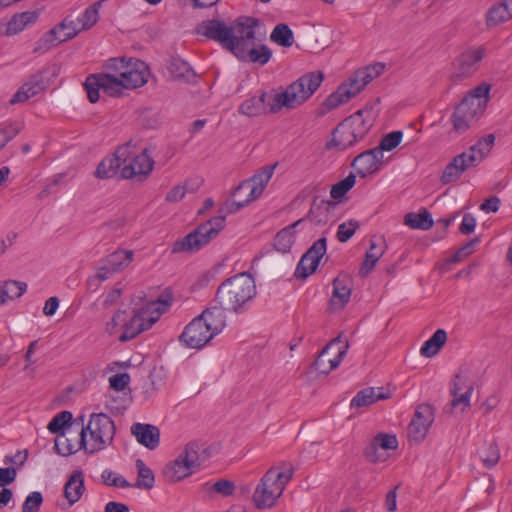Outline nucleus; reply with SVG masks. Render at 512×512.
<instances>
[{
	"label": "nucleus",
	"instance_id": "nucleus-52",
	"mask_svg": "<svg viewBox=\"0 0 512 512\" xmlns=\"http://www.w3.org/2000/svg\"><path fill=\"white\" fill-rule=\"evenodd\" d=\"M73 415L70 411H62L56 414L48 424V430L53 433H62L66 426H70Z\"/></svg>",
	"mask_w": 512,
	"mask_h": 512
},
{
	"label": "nucleus",
	"instance_id": "nucleus-39",
	"mask_svg": "<svg viewBox=\"0 0 512 512\" xmlns=\"http://www.w3.org/2000/svg\"><path fill=\"white\" fill-rule=\"evenodd\" d=\"M447 340V333L444 329H438L434 334L423 343L420 348V354L426 358L435 356Z\"/></svg>",
	"mask_w": 512,
	"mask_h": 512
},
{
	"label": "nucleus",
	"instance_id": "nucleus-36",
	"mask_svg": "<svg viewBox=\"0 0 512 512\" xmlns=\"http://www.w3.org/2000/svg\"><path fill=\"white\" fill-rule=\"evenodd\" d=\"M303 221L304 218H301L293 224L281 229L276 234L274 237L273 246L277 251L281 253H287L290 251L295 238L293 229L299 226Z\"/></svg>",
	"mask_w": 512,
	"mask_h": 512
},
{
	"label": "nucleus",
	"instance_id": "nucleus-6",
	"mask_svg": "<svg viewBox=\"0 0 512 512\" xmlns=\"http://www.w3.org/2000/svg\"><path fill=\"white\" fill-rule=\"evenodd\" d=\"M249 17H239L233 26H227L223 21L217 19H209L201 22L197 26V33L219 42L222 47L232 54L240 43L242 31H247L251 23L246 22Z\"/></svg>",
	"mask_w": 512,
	"mask_h": 512
},
{
	"label": "nucleus",
	"instance_id": "nucleus-45",
	"mask_svg": "<svg viewBox=\"0 0 512 512\" xmlns=\"http://www.w3.org/2000/svg\"><path fill=\"white\" fill-rule=\"evenodd\" d=\"M135 465L137 468L138 477L134 487L146 490L151 489L155 482L153 471L147 467L144 461L141 459H137Z\"/></svg>",
	"mask_w": 512,
	"mask_h": 512
},
{
	"label": "nucleus",
	"instance_id": "nucleus-23",
	"mask_svg": "<svg viewBox=\"0 0 512 512\" xmlns=\"http://www.w3.org/2000/svg\"><path fill=\"white\" fill-rule=\"evenodd\" d=\"M382 161L383 154L375 147L357 155L353 159L351 166L357 171L360 177L364 178L367 175L376 173Z\"/></svg>",
	"mask_w": 512,
	"mask_h": 512
},
{
	"label": "nucleus",
	"instance_id": "nucleus-5",
	"mask_svg": "<svg viewBox=\"0 0 512 512\" xmlns=\"http://www.w3.org/2000/svg\"><path fill=\"white\" fill-rule=\"evenodd\" d=\"M364 110L360 109L333 131L331 139L326 143L328 150L345 151L362 140L371 128V123L363 118Z\"/></svg>",
	"mask_w": 512,
	"mask_h": 512
},
{
	"label": "nucleus",
	"instance_id": "nucleus-7",
	"mask_svg": "<svg viewBox=\"0 0 512 512\" xmlns=\"http://www.w3.org/2000/svg\"><path fill=\"white\" fill-rule=\"evenodd\" d=\"M170 305L169 300H162L159 298L157 301H151L143 307L134 311L133 315L127 319L125 315V322L123 324V332L118 337L119 341H129L142 332L150 329L166 311Z\"/></svg>",
	"mask_w": 512,
	"mask_h": 512
},
{
	"label": "nucleus",
	"instance_id": "nucleus-49",
	"mask_svg": "<svg viewBox=\"0 0 512 512\" xmlns=\"http://www.w3.org/2000/svg\"><path fill=\"white\" fill-rule=\"evenodd\" d=\"M356 183V175L350 173L346 178L332 185L330 196L332 199L340 201L350 191Z\"/></svg>",
	"mask_w": 512,
	"mask_h": 512
},
{
	"label": "nucleus",
	"instance_id": "nucleus-51",
	"mask_svg": "<svg viewBox=\"0 0 512 512\" xmlns=\"http://www.w3.org/2000/svg\"><path fill=\"white\" fill-rule=\"evenodd\" d=\"M100 6L101 2H96L93 5L87 7L85 11L79 17H77L82 29L88 30L97 23L99 19Z\"/></svg>",
	"mask_w": 512,
	"mask_h": 512
},
{
	"label": "nucleus",
	"instance_id": "nucleus-34",
	"mask_svg": "<svg viewBox=\"0 0 512 512\" xmlns=\"http://www.w3.org/2000/svg\"><path fill=\"white\" fill-rule=\"evenodd\" d=\"M38 17L39 13L37 11H25L15 14L7 23L5 34L12 36L22 32L29 25L34 24Z\"/></svg>",
	"mask_w": 512,
	"mask_h": 512
},
{
	"label": "nucleus",
	"instance_id": "nucleus-15",
	"mask_svg": "<svg viewBox=\"0 0 512 512\" xmlns=\"http://www.w3.org/2000/svg\"><path fill=\"white\" fill-rule=\"evenodd\" d=\"M49 73V68H42L36 73L29 76L28 80L16 91L10 98L9 103L15 105L17 103H24L28 99L39 95L44 92L49 86V80L46 75Z\"/></svg>",
	"mask_w": 512,
	"mask_h": 512
},
{
	"label": "nucleus",
	"instance_id": "nucleus-30",
	"mask_svg": "<svg viewBox=\"0 0 512 512\" xmlns=\"http://www.w3.org/2000/svg\"><path fill=\"white\" fill-rule=\"evenodd\" d=\"M335 207L336 203L332 200L319 199L316 197L311 204L307 217L316 225L326 224L331 211Z\"/></svg>",
	"mask_w": 512,
	"mask_h": 512
},
{
	"label": "nucleus",
	"instance_id": "nucleus-28",
	"mask_svg": "<svg viewBox=\"0 0 512 512\" xmlns=\"http://www.w3.org/2000/svg\"><path fill=\"white\" fill-rule=\"evenodd\" d=\"M352 287L348 277H337L333 280V291L330 305L333 309H342L349 302Z\"/></svg>",
	"mask_w": 512,
	"mask_h": 512
},
{
	"label": "nucleus",
	"instance_id": "nucleus-46",
	"mask_svg": "<svg viewBox=\"0 0 512 512\" xmlns=\"http://www.w3.org/2000/svg\"><path fill=\"white\" fill-rule=\"evenodd\" d=\"M512 18V14L501 1L494 4L487 12L486 23L488 26H496Z\"/></svg>",
	"mask_w": 512,
	"mask_h": 512
},
{
	"label": "nucleus",
	"instance_id": "nucleus-4",
	"mask_svg": "<svg viewBox=\"0 0 512 512\" xmlns=\"http://www.w3.org/2000/svg\"><path fill=\"white\" fill-rule=\"evenodd\" d=\"M293 473L294 468L289 463H283L281 469L271 467L256 486L253 494L255 506L259 509L272 507L292 479Z\"/></svg>",
	"mask_w": 512,
	"mask_h": 512
},
{
	"label": "nucleus",
	"instance_id": "nucleus-21",
	"mask_svg": "<svg viewBox=\"0 0 512 512\" xmlns=\"http://www.w3.org/2000/svg\"><path fill=\"white\" fill-rule=\"evenodd\" d=\"M467 156L468 154L463 152L452 158L441 176L442 184L447 185L458 180L467 169L478 165L479 158H475L473 155Z\"/></svg>",
	"mask_w": 512,
	"mask_h": 512
},
{
	"label": "nucleus",
	"instance_id": "nucleus-40",
	"mask_svg": "<svg viewBox=\"0 0 512 512\" xmlns=\"http://www.w3.org/2000/svg\"><path fill=\"white\" fill-rule=\"evenodd\" d=\"M432 420L423 416L422 411L416 410L414 418L409 424V435L414 440H423L428 432Z\"/></svg>",
	"mask_w": 512,
	"mask_h": 512
},
{
	"label": "nucleus",
	"instance_id": "nucleus-2",
	"mask_svg": "<svg viewBox=\"0 0 512 512\" xmlns=\"http://www.w3.org/2000/svg\"><path fill=\"white\" fill-rule=\"evenodd\" d=\"M256 293L254 278L248 273H239L221 283L215 302L229 312L242 314L248 310Z\"/></svg>",
	"mask_w": 512,
	"mask_h": 512
},
{
	"label": "nucleus",
	"instance_id": "nucleus-31",
	"mask_svg": "<svg viewBox=\"0 0 512 512\" xmlns=\"http://www.w3.org/2000/svg\"><path fill=\"white\" fill-rule=\"evenodd\" d=\"M385 248V240L382 237L371 238L370 248L366 252L365 260L360 269L362 275H367L374 269L376 263L384 254Z\"/></svg>",
	"mask_w": 512,
	"mask_h": 512
},
{
	"label": "nucleus",
	"instance_id": "nucleus-35",
	"mask_svg": "<svg viewBox=\"0 0 512 512\" xmlns=\"http://www.w3.org/2000/svg\"><path fill=\"white\" fill-rule=\"evenodd\" d=\"M84 29L78 19L72 17L64 18L58 25L52 28V33H57L58 42H64L77 36Z\"/></svg>",
	"mask_w": 512,
	"mask_h": 512
},
{
	"label": "nucleus",
	"instance_id": "nucleus-25",
	"mask_svg": "<svg viewBox=\"0 0 512 512\" xmlns=\"http://www.w3.org/2000/svg\"><path fill=\"white\" fill-rule=\"evenodd\" d=\"M269 103H272L268 93L262 91L259 96H251L243 101L238 107V113L247 117H258L268 112L272 113L269 109Z\"/></svg>",
	"mask_w": 512,
	"mask_h": 512
},
{
	"label": "nucleus",
	"instance_id": "nucleus-48",
	"mask_svg": "<svg viewBox=\"0 0 512 512\" xmlns=\"http://www.w3.org/2000/svg\"><path fill=\"white\" fill-rule=\"evenodd\" d=\"M0 289L5 302H7L21 297L27 290V284L21 281L8 280L0 285Z\"/></svg>",
	"mask_w": 512,
	"mask_h": 512
},
{
	"label": "nucleus",
	"instance_id": "nucleus-33",
	"mask_svg": "<svg viewBox=\"0 0 512 512\" xmlns=\"http://www.w3.org/2000/svg\"><path fill=\"white\" fill-rule=\"evenodd\" d=\"M85 491L84 475L80 470L74 471L64 486V496L69 505L75 504Z\"/></svg>",
	"mask_w": 512,
	"mask_h": 512
},
{
	"label": "nucleus",
	"instance_id": "nucleus-59",
	"mask_svg": "<svg viewBox=\"0 0 512 512\" xmlns=\"http://www.w3.org/2000/svg\"><path fill=\"white\" fill-rule=\"evenodd\" d=\"M101 478L103 483L107 486H114L119 488H128L131 486V484L123 476L109 469H105L102 472Z\"/></svg>",
	"mask_w": 512,
	"mask_h": 512
},
{
	"label": "nucleus",
	"instance_id": "nucleus-22",
	"mask_svg": "<svg viewBox=\"0 0 512 512\" xmlns=\"http://www.w3.org/2000/svg\"><path fill=\"white\" fill-rule=\"evenodd\" d=\"M473 390V385L468 381V379L457 374L450 387L452 395L450 403L451 409L460 407V411L463 412L467 407H469Z\"/></svg>",
	"mask_w": 512,
	"mask_h": 512
},
{
	"label": "nucleus",
	"instance_id": "nucleus-64",
	"mask_svg": "<svg viewBox=\"0 0 512 512\" xmlns=\"http://www.w3.org/2000/svg\"><path fill=\"white\" fill-rule=\"evenodd\" d=\"M475 227H476L475 217L470 213L464 214L462 222L459 227L460 232L464 235H469L472 232H474Z\"/></svg>",
	"mask_w": 512,
	"mask_h": 512
},
{
	"label": "nucleus",
	"instance_id": "nucleus-16",
	"mask_svg": "<svg viewBox=\"0 0 512 512\" xmlns=\"http://www.w3.org/2000/svg\"><path fill=\"white\" fill-rule=\"evenodd\" d=\"M214 333L200 318H194L179 336L180 342L187 348L201 349L214 337Z\"/></svg>",
	"mask_w": 512,
	"mask_h": 512
},
{
	"label": "nucleus",
	"instance_id": "nucleus-62",
	"mask_svg": "<svg viewBox=\"0 0 512 512\" xmlns=\"http://www.w3.org/2000/svg\"><path fill=\"white\" fill-rule=\"evenodd\" d=\"M130 375L126 372L117 373L109 378V384L115 391H123L130 383Z\"/></svg>",
	"mask_w": 512,
	"mask_h": 512
},
{
	"label": "nucleus",
	"instance_id": "nucleus-37",
	"mask_svg": "<svg viewBox=\"0 0 512 512\" xmlns=\"http://www.w3.org/2000/svg\"><path fill=\"white\" fill-rule=\"evenodd\" d=\"M168 69L172 77L176 80L190 83L196 77V73L190 64L181 58H172Z\"/></svg>",
	"mask_w": 512,
	"mask_h": 512
},
{
	"label": "nucleus",
	"instance_id": "nucleus-13",
	"mask_svg": "<svg viewBox=\"0 0 512 512\" xmlns=\"http://www.w3.org/2000/svg\"><path fill=\"white\" fill-rule=\"evenodd\" d=\"M348 348V341L343 343L341 335L337 336L321 350L313 363L314 369L322 374L330 373L340 365Z\"/></svg>",
	"mask_w": 512,
	"mask_h": 512
},
{
	"label": "nucleus",
	"instance_id": "nucleus-61",
	"mask_svg": "<svg viewBox=\"0 0 512 512\" xmlns=\"http://www.w3.org/2000/svg\"><path fill=\"white\" fill-rule=\"evenodd\" d=\"M43 503L41 492H31L22 505V512H38Z\"/></svg>",
	"mask_w": 512,
	"mask_h": 512
},
{
	"label": "nucleus",
	"instance_id": "nucleus-24",
	"mask_svg": "<svg viewBox=\"0 0 512 512\" xmlns=\"http://www.w3.org/2000/svg\"><path fill=\"white\" fill-rule=\"evenodd\" d=\"M127 147H118L111 156L105 157L97 166L95 176L99 179H108L114 177L119 171L123 162H125Z\"/></svg>",
	"mask_w": 512,
	"mask_h": 512
},
{
	"label": "nucleus",
	"instance_id": "nucleus-17",
	"mask_svg": "<svg viewBox=\"0 0 512 512\" xmlns=\"http://www.w3.org/2000/svg\"><path fill=\"white\" fill-rule=\"evenodd\" d=\"M483 113L479 104H473V100L469 102L462 99L451 116L454 130L459 134L464 133L481 118Z\"/></svg>",
	"mask_w": 512,
	"mask_h": 512
},
{
	"label": "nucleus",
	"instance_id": "nucleus-56",
	"mask_svg": "<svg viewBox=\"0 0 512 512\" xmlns=\"http://www.w3.org/2000/svg\"><path fill=\"white\" fill-rule=\"evenodd\" d=\"M403 137L402 131H393L385 136L380 141L379 146H377V150L383 154V151H391L395 149L401 142Z\"/></svg>",
	"mask_w": 512,
	"mask_h": 512
},
{
	"label": "nucleus",
	"instance_id": "nucleus-60",
	"mask_svg": "<svg viewBox=\"0 0 512 512\" xmlns=\"http://www.w3.org/2000/svg\"><path fill=\"white\" fill-rule=\"evenodd\" d=\"M57 33H52V29L43 35L36 43L33 49L34 53L43 54L51 49L58 42Z\"/></svg>",
	"mask_w": 512,
	"mask_h": 512
},
{
	"label": "nucleus",
	"instance_id": "nucleus-47",
	"mask_svg": "<svg viewBox=\"0 0 512 512\" xmlns=\"http://www.w3.org/2000/svg\"><path fill=\"white\" fill-rule=\"evenodd\" d=\"M353 98V92L346 90V86H339L336 91L331 93L324 101L323 106L328 110H333L341 104L348 102Z\"/></svg>",
	"mask_w": 512,
	"mask_h": 512
},
{
	"label": "nucleus",
	"instance_id": "nucleus-3",
	"mask_svg": "<svg viewBox=\"0 0 512 512\" xmlns=\"http://www.w3.org/2000/svg\"><path fill=\"white\" fill-rule=\"evenodd\" d=\"M324 75L320 71H313L303 74L287 88L272 97L269 109L272 113L280 111L283 107L294 109L307 101L319 88Z\"/></svg>",
	"mask_w": 512,
	"mask_h": 512
},
{
	"label": "nucleus",
	"instance_id": "nucleus-12",
	"mask_svg": "<svg viewBox=\"0 0 512 512\" xmlns=\"http://www.w3.org/2000/svg\"><path fill=\"white\" fill-rule=\"evenodd\" d=\"M84 88L89 101L96 103L100 97V90L109 96L118 97L122 94V90L125 87L122 79L115 78L105 73H97L91 74L86 78Z\"/></svg>",
	"mask_w": 512,
	"mask_h": 512
},
{
	"label": "nucleus",
	"instance_id": "nucleus-27",
	"mask_svg": "<svg viewBox=\"0 0 512 512\" xmlns=\"http://www.w3.org/2000/svg\"><path fill=\"white\" fill-rule=\"evenodd\" d=\"M131 434L139 444L154 450L160 443V430L152 424L134 423L131 426Z\"/></svg>",
	"mask_w": 512,
	"mask_h": 512
},
{
	"label": "nucleus",
	"instance_id": "nucleus-14",
	"mask_svg": "<svg viewBox=\"0 0 512 512\" xmlns=\"http://www.w3.org/2000/svg\"><path fill=\"white\" fill-rule=\"evenodd\" d=\"M327 250V239L321 237L316 240L312 246L303 254L298 262L294 276L298 280H305L313 274Z\"/></svg>",
	"mask_w": 512,
	"mask_h": 512
},
{
	"label": "nucleus",
	"instance_id": "nucleus-63",
	"mask_svg": "<svg viewBox=\"0 0 512 512\" xmlns=\"http://www.w3.org/2000/svg\"><path fill=\"white\" fill-rule=\"evenodd\" d=\"M125 322V310H117L111 321H109L107 324H106V332L113 336L117 333L118 331V327L119 326H122L123 327V324Z\"/></svg>",
	"mask_w": 512,
	"mask_h": 512
},
{
	"label": "nucleus",
	"instance_id": "nucleus-41",
	"mask_svg": "<svg viewBox=\"0 0 512 512\" xmlns=\"http://www.w3.org/2000/svg\"><path fill=\"white\" fill-rule=\"evenodd\" d=\"M404 223L413 229L428 230L433 226L434 222L432 215L426 209H423L418 214L413 212L407 213L404 217Z\"/></svg>",
	"mask_w": 512,
	"mask_h": 512
},
{
	"label": "nucleus",
	"instance_id": "nucleus-44",
	"mask_svg": "<svg viewBox=\"0 0 512 512\" xmlns=\"http://www.w3.org/2000/svg\"><path fill=\"white\" fill-rule=\"evenodd\" d=\"M495 137L493 134H488L481 137L476 144L472 145L464 154H468L467 157L473 155L475 158H479L478 164L482 162L487 153L491 150L494 145Z\"/></svg>",
	"mask_w": 512,
	"mask_h": 512
},
{
	"label": "nucleus",
	"instance_id": "nucleus-58",
	"mask_svg": "<svg viewBox=\"0 0 512 512\" xmlns=\"http://www.w3.org/2000/svg\"><path fill=\"white\" fill-rule=\"evenodd\" d=\"M360 227L357 220L351 219L348 222L341 223L337 230V239L339 242L345 243L352 238L356 230Z\"/></svg>",
	"mask_w": 512,
	"mask_h": 512
},
{
	"label": "nucleus",
	"instance_id": "nucleus-32",
	"mask_svg": "<svg viewBox=\"0 0 512 512\" xmlns=\"http://www.w3.org/2000/svg\"><path fill=\"white\" fill-rule=\"evenodd\" d=\"M54 448L59 455L64 457L70 456L80 449H84L86 453H89V448L85 439L84 427L79 434L78 447L74 445L73 440L65 437L64 432H62L56 437Z\"/></svg>",
	"mask_w": 512,
	"mask_h": 512
},
{
	"label": "nucleus",
	"instance_id": "nucleus-43",
	"mask_svg": "<svg viewBox=\"0 0 512 512\" xmlns=\"http://www.w3.org/2000/svg\"><path fill=\"white\" fill-rule=\"evenodd\" d=\"M270 40L279 46L291 47L294 43V34L287 24L280 23L272 30Z\"/></svg>",
	"mask_w": 512,
	"mask_h": 512
},
{
	"label": "nucleus",
	"instance_id": "nucleus-18",
	"mask_svg": "<svg viewBox=\"0 0 512 512\" xmlns=\"http://www.w3.org/2000/svg\"><path fill=\"white\" fill-rule=\"evenodd\" d=\"M486 55L483 46L472 47L459 55L455 64V71L452 75L454 80H460L473 75L480 66V62Z\"/></svg>",
	"mask_w": 512,
	"mask_h": 512
},
{
	"label": "nucleus",
	"instance_id": "nucleus-20",
	"mask_svg": "<svg viewBox=\"0 0 512 512\" xmlns=\"http://www.w3.org/2000/svg\"><path fill=\"white\" fill-rule=\"evenodd\" d=\"M276 165L265 166L251 179L242 181L233 192L237 197L243 190L249 191L250 199H257L262 193L265 186L270 181Z\"/></svg>",
	"mask_w": 512,
	"mask_h": 512
},
{
	"label": "nucleus",
	"instance_id": "nucleus-55",
	"mask_svg": "<svg viewBox=\"0 0 512 512\" xmlns=\"http://www.w3.org/2000/svg\"><path fill=\"white\" fill-rule=\"evenodd\" d=\"M490 86L481 84L477 86L470 94L465 96L463 99L473 100V104H479L481 106V109L485 111L487 102H488V96H489Z\"/></svg>",
	"mask_w": 512,
	"mask_h": 512
},
{
	"label": "nucleus",
	"instance_id": "nucleus-38",
	"mask_svg": "<svg viewBox=\"0 0 512 512\" xmlns=\"http://www.w3.org/2000/svg\"><path fill=\"white\" fill-rule=\"evenodd\" d=\"M387 396L381 392V388H365L361 391H359L351 400L350 407L354 408H361L366 407L377 400L385 399Z\"/></svg>",
	"mask_w": 512,
	"mask_h": 512
},
{
	"label": "nucleus",
	"instance_id": "nucleus-50",
	"mask_svg": "<svg viewBox=\"0 0 512 512\" xmlns=\"http://www.w3.org/2000/svg\"><path fill=\"white\" fill-rule=\"evenodd\" d=\"M22 129V124L17 121H9L0 124V150L3 149L8 142L14 139Z\"/></svg>",
	"mask_w": 512,
	"mask_h": 512
},
{
	"label": "nucleus",
	"instance_id": "nucleus-8",
	"mask_svg": "<svg viewBox=\"0 0 512 512\" xmlns=\"http://www.w3.org/2000/svg\"><path fill=\"white\" fill-rule=\"evenodd\" d=\"M246 22L251 23V25L247 27V31L240 32V43L233 55L241 61L265 65L271 59L272 51L266 45L255 47L256 28L260 25V21L257 18H248Z\"/></svg>",
	"mask_w": 512,
	"mask_h": 512
},
{
	"label": "nucleus",
	"instance_id": "nucleus-9",
	"mask_svg": "<svg viewBox=\"0 0 512 512\" xmlns=\"http://www.w3.org/2000/svg\"><path fill=\"white\" fill-rule=\"evenodd\" d=\"M201 446L192 441L186 444L179 456L163 468V476L168 482H178L190 476L200 466L199 452Z\"/></svg>",
	"mask_w": 512,
	"mask_h": 512
},
{
	"label": "nucleus",
	"instance_id": "nucleus-19",
	"mask_svg": "<svg viewBox=\"0 0 512 512\" xmlns=\"http://www.w3.org/2000/svg\"><path fill=\"white\" fill-rule=\"evenodd\" d=\"M398 447V440L394 434L379 433L371 443L364 449L365 458L372 463L383 462L387 455L381 450H395Z\"/></svg>",
	"mask_w": 512,
	"mask_h": 512
},
{
	"label": "nucleus",
	"instance_id": "nucleus-10",
	"mask_svg": "<svg viewBox=\"0 0 512 512\" xmlns=\"http://www.w3.org/2000/svg\"><path fill=\"white\" fill-rule=\"evenodd\" d=\"M85 432L89 431L90 444L89 454L101 451L110 445L115 435L114 421L104 413H93L86 426Z\"/></svg>",
	"mask_w": 512,
	"mask_h": 512
},
{
	"label": "nucleus",
	"instance_id": "nucleus-57",
	"mask_svg": "<svg viewBox=\"0 0 512 512\" xmlns=\"http://www.w3.org/2000/svg\"><path fill=\"white\" fill-rule=\"evenodd\" d=\"M205 485L209 486L207 488L208 491H213L223 497L232 496L235 492L234 482L227 479H219L218 481L211 485H209V483H206Z\"/></svg>",
	"mask_w": 512,
	"mask_h": 512
},
{
	"label": "nucleus",
	"instance_id": "nucleus-53",
	"mask_svg": "<svg viewBox=\"0 0 512 512\" xmlns=\"http://www.w3.org/2000/svg\"><path fill=\"white\" fill-rule=\"evenodd\" d=\"M480 458L486 468L494 467L500 459V451L495 443H489L480 452Z\"/></svg>",
	"mask_w": 512,
	"mask_h": 512
},
{
	"label": "nucleus",
	"instance_id": "nucleus-26",
	"mask_svg": "<svg viewBox=\"0 0 512 512\" xmlns=\"http://www.w3.org/2000/svg\"><path fill=\"white\" fill-rule=\"evenodd\" d=\"M149 68L140 60L132 61L126 72L122 73V81L125 89H135L143 86L148 81Z\"/></svg>",
	"mask_w": 512,
	"mask_h": 512
},
{
	"label": "nucleus",
	"instance_id": "nucleus-54",
	"mask_svg": "<svg viewBox=\"0 0 512 512\" xmlns=\"http://www.w3.org/2000/svg\"><path fill=\"white\" fill-rule=\"evenodd\" d=\"M132 60L126 61L125 58L109 59L105 65L107 72L105 74L122 79V73L126 72Z\"/></svg>",
	"mask_w": 512,
	"mask_h": 512
},
{
	"label": "nucleus",
	"instance_id": "nucleus-1",
	"mask_svg": "<svg viewBox=\"0 0 512 512\" xmlns=\"http://www.w3.org/2000/svg\"><path fill=\"white\" fill-rule=\"evenodd\" d=\"M254 199L245 198L243 200H235L227 202L220 209L221 215L215 216L205 223L200 224L195 230L185 237L174 242L172 246L173 253L184 251H198L207 245L219 232L225 227L226 215L234 214L246 207Z\"/></svg>",
	"mask_w": 512,
	"mask_h": 512
},
{
	"label": "nucleus",
	"instance_id": "nucleus-29",
	"mask_svg": "<svg viewBox=\"0 0 512 512\" xmlns=\"http://www.w3.org/2000/svg\"><path fill=\"white\" fill-rule=\"evenodd\" d=\"M226 308L219 306H212L205 309L199 316L203 322H206V326L214 333L218 335L226 326Z\"/></svg>",
	"mask_w": 512,
	"mask_h": 512
},
{
	"label": "nucleus",
	"instance_id": "nucleus-11",
	"mask_svg": "<svg viewBox=\"0 0 512 512\" xmlns=\"http://www.w3.org/2000/svg\"><path fill=\"white\" fill-rule=\"evenodd\" d=\"M121 147H127L126 160L121 167V178L136 179L142 182L147 179L154 167V160L144 149L141 153L134 155L130 150V144L126 143Z\"/></svg>",
	"mask_w": 512,
	"mask_h": 512
},
{
	"label": "nucleus",
	"instance_id": "nucleus-42",
	"mask_svg": "<svg viewBox=\"0 0 512 512\" xmlns=\"http://www.w3.org/2000/svg\"><path fill=\"white\" fill-rule=\"evenodd\" d=\"M133 255V251L131 250H116L109 254L105 258V261L110 265L112 271L118 273L132 262Z\"/></svg>",
	"mask_w": 512,
	"mask_h": 512
}]
</instances>
